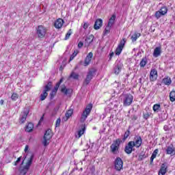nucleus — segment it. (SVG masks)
<instances>
[{
	"label": "nucleus",
	"instance_id": "nucleus-16",
	"mask_svg": "<svg viewBox=\"0 0 175 175\" xmlns=\"http://www.w3.org/2000/svg\"><path fill=\"white\" fill-rule=\"evenodd\" d=\"M102 25H103V21L101 18H98L94 23V28L98 31V29H100Z\"/></svg>",
	"mask_w": 175,
	"mask_h": 175
},
{
	"label": "nucleus",
	"instance_id": "nucleus-60",
	"mask_svg": "<svg viewBox=\"0 0 175 175\" xmlns=\"http://www.w3.org/2000/svg\"><path fill=\"white\" fill-rule=\"evenodd\" d=\"M40 120H43V116L40 118Z\"/></svg>",
	"mask_w": 175,
	"mask_h": 175
},
{
	"label": "nucleus",
	"instance_id": "nucleus-53",
	"mask_svg": "<svg viewBox=\"0 0 175 175\" xmlns=\"http://www.w3.org/2000/svg\"><path fill=\"white\" fill-rule=\"evenodd\" d=\"M75 57H76L75 55H74L73 54L71 55L70 57V61H73V59H75Z\"/></svg>",
	"mask_w": 175,
	"mask_h": 175
},
{
	"label": "nucleus",
	"instance_id": "nucleus-15",
	"mask_svg": "<svg viewBox=\"0 0 175 175\" xmlns=\"http://www.w3.org/2000/svg\"><path fill=\"white\" fill-rule=\"evenodd\" d=\"M92 57H94V53L92 52L89 53L84 61V66H88L90 64H91V60L92 59Z\"/></svg>",
	"mask_w": 175,
	"mask_h": 175
},
{
	"label": "nucleus",
	"instance_id": "nucleus-61",
	"mask_svg": "<svg viewBox=\"0 0 175 175\" xmlns=\"http://www.w3.org/2000/svg\"><path fill=\"white\" fill-rule=\"evenodd\" d=\"M25 158H27V156L25 157V159H25Z\"/></svg>",
	"mask_w": 175,
	"mask_h": 175
},
{
	"label": "nucleus",
	"instance_id": "nucleus-48",
	"mask_svg": "<svg viewBox=\"0 0 175 175\" xmlns=\"http://www.w3.org/2000/svg\"><path fill=\"white\" fill-rule=\"evenodd\" d=\"M83 46H84V43H83V42L80 41L78 43V49H81V47H83Z\"/></svg>",
	"mask_w": 175,
	"mask_h": 175
},
{
	"label": "nucleus",
	"instance_id": "nucleus-30",
	"mask_svg": "<svg viewBox=\"0 0 175 175\" xmlns=\"http://www.w3.org/2000/svg\"><path fill=\"white\" fill-rule=\"evenodd\" d=\"M51 90V82H49L45 86L43 90L44 92H49Z\"/></svg>",
	"mask_w": 175,
	"mask_h": 175
},
{
	"label": "nucleus",
	"instance_id": "nucleus-3",
	"mask_svg": "<svg viewBox=\"0 0 175 175\" xmlns=\"http://www.w3.org/2000/svg\"><path fill=\"white\" fill-rule=\"evenodd\" d=\"M96 75V69L95 68H92L89 70L88 72V74L86 75V78L83 81V85H88L90 83H91V80L94 79V77Z\"/></svg>",
	"mask_w": 175,
	"mask_h": 175
},
{
	"label": "nucleus",
	"instance_id": "nucleus-36",
	"mask_svg": "<svg viewBox=\"0 0 175 175\" xmlns=\"http://www.w3.org/2000/svg\"><path fill=\"white\" fill-rule=\"evenodd\" d=\"M147 158V155L144 153H140L138 156V161H143V159H146Z\"/></svg>",
	"mask_w": 175,
	"mask_h": 175
},
{
	"label": "nucleus",
	"instance_id": "nucleus-44",
	"mask_svg": "<svg viewBox=\"0 0 175 175\" xmlns=\"http://www.w3.org/2000/svg\"><path fill=\"white\" fill-rule=\"evenodd\" d=\"M61 125V118H58L57 120H56V123H55V126L56 128L59 126Z\"/></svg>",
	"mask_w": 175,
	"mask_h": 175
},
{
	"label": "nucleus",
	"instance_id": "nucleus-11",
	"mask_svg": "<svg viewBox=\"0 0 175 175\" xmlns=\"http://www.w3.org/2000/svg\"><path fill=\"white\" fill-rule=\"evenodd\" d=\"M124 64L121 63V62H118L115 64V66L113 68V72L115 75H120L121 70H122V67Z\"/></svg>",
	"mask_w": 175,
	"mask_h": 175
},
{
	"label": "nucleus",
	"instance_id": "nucleus-25",
	"mask_svg": "<svg viewBox=\"0 0 175 175\" xmlns=\"http://www.w3.org/2000/svg\"><path fill=\"white\" fill-rule=\"evenodd\" d=\"M114 21H116V15H112L109 20L107 25L109 27H113V25H114Z\"/></svg>",
	"mask_w": 175,
	"mask_h": 175
},
{
	"label": "nucleus",
	"instance_id": "nucleus-23",
	"mask_svg": "<svg viewBox=\"0 0 175 175\" xmlns=\"http://www.w3.org/2000/svg\"><path fill=\"white\" fill-rule=\"evenodd\" d=\"M85 132V124H83L81 129H80L78 131V139H80L83 135H84V133Z\"/></svg>",
	"mask_w": 175,
	"mask_h": 175
},
{
	"label": "nucleus",
	"instance_id": "nucleus-49",
	"mask_svg": "<svg viewBox=\"0 0 175 175\" xmlns=\"http://www.w3.org/2000/svg\"><path fill=\"white\" fill-rule=\"evenodd\" d=\"M113 56H114V53L113 52L109 53V61H111V58H113Z\"/></svg>",
	"mask_w": 175,
	"mask_h": 175
},
{
	"label": "nucleus",
	"instance_id": "nucleus-46",
	"mask_svg": "<svg viewBox=\"0 0 175 175\" xmlns=\"http://www.w3.org/2000/svg\"><path fill=\"white\" fill-rule=\"evenodd\" d=\"M21 162V157H18L17 160L14 162V166H17L18 163H20Z\"/></svg>",
	"mask_w": 175,
	"mask_h": 175
},
{
	"label": "nucleus",
	"instance_id": "nucleus-40",
	"mask_svg": "<svg viewBox=\"0 0 175 175\" xmlns=\"http://www.w3.org/2000/svg\"><path fill=\"white\" fill-rule=\"evenodd\" d=\"M122 51V48H120V46H118L116 48V51H115L116 55H120V54H121Z\"/></svg>",
	"mask_w": 175,
	"mask_h": 175
},
{
	"label": "nucleus",
	"instance_id": "nucleus-1",
	"mask_svg": "<svg viewBox=\"0 0 175 175\" xmlns=\"http://www.w3.org/2000/svg\"><path fill=\"white\" fill-rule=\"evenodd\" d=\"M142 143H143V139L140 136H136L134 138V141H130L129 143L125 146L124 148V152L128 155H130L133 151H135L134 147L136 148H139L142 146Z\"/></svg>",
	"mask_w": 175,
	"mask_h": 175
},
{
	"label": "nucleus",
	"instance_id": "nucleus-29",
	"mask_svg": "<svg viewBox=\"0 0 175 175\" xmlns=\"http://www.w3.org/2000/svg\"><path fill=\"white\" fill-rule=\"evenodd\" d=\"M70 77H71L74 80H79V77H80V75H79V74H77V73H76L75 72H72L70 75Z\"/></svg>",
	"mask_w": 175,
	"mask_h": 175
},
{
	"label": "nucleus",
	"instance_id": "nucleus-50",
	"mask_svg": "<svg viewBox=\"0 0 175 175\" xmlns=\"http://www.w3.org/2000/svg\"><path fill=\"white\" fill-rule=\"evenodd\" d=\"M131 120H133V121H136V120H137V116H136V115H133Z\"/></svg>",
	"mask_w": 175,
	"mask_h": 175
},
{
	"label": "nucleus",
	"instance_id": "nucleus-2",
	"mask_svg": "<svg viewBox=\"0 0 175 175\" xmlns=\"http://www.w3.org/2000/svg\"><path fill=\"white\" fill-rule=\"evenodd\" d=\"M120 139H117L116 141H113V144L110 146V151L114 155L120 154V144H121Z\"/></svg>",
	"mask_w": 175,
	"mask_h": 175
},
{
	"label": "nucleus",
	"instance_id": "nucleus-45",
	"mask_svg": "<svg viewBox=\"0 0 175 175\" xmlns=\"http://www.w3.org/2000/svg\"><path fill=\"white\" fill-rule=\"evenodd\" d=\"M57 113H58V108H54L53 112H52V116L54 117V116L57 115Z\"/></svg>",
	"mask_w": 175,
	"mask_h": 175
},
{
	"label": "nucleus",
	"instance_id": "nucleus-22",
	"mask_svg": "<svg viewBox=\"0 0 175 175\" xmlns=\"http://www.w3.org/2000/svg\"><path fill=\"white\" fill-rule=\"evenodd\" d=\"M162 83L165 84V85H170L172 84V79L169 77H165L163 79Z\"/></svg>",
	"mask_w": 175,
	"mask_h": 175
},
{
	"label": "nucleus",
	"instance_id": "nucleus-10",
	"mask_svg": "<svg viewBox=\"0 0 175 175\" xmlns=\"http://www.w3.org/2000/svg\"><path fill=\"white\" fill-rule=\"evenodd\" d=\"M166 13H167V8L163 7L160 10L155 12L154 17L157 19L161 18V17H162V16H165Z\"/></svg>",
	"mask_w": 175,
	"mask_h": 175
},
{
	"label": "nucleus",
	"instance_id": "nucleus-47",
	"mask_svg": "<svg viewBox=\"0 0 175 175\" xmlns=\"http://www.w3.org/2000/svg\"><path fill=\"white\" fill-rule=\"evenodd\" d=\"M88 27H90V23H88V22H85L83 23V29H87Z\"/></svg>",
	"mask_w": 175,
	"mask_h": 175
},
{
	"label": "nucleus",
	"instance_id": "nucleus-55",
	"mask_svg": "<svg viewBox=\"0 0 175 175\" xmlns=\"http://www.w3.org/2000/svg\"><path fill=\"white\" fill-rule=\"evenodd\" d=\"M28 148H29V146H28V145H26L25 148V152H27V151H28Z\"/></svg>",
	"mask_w": 175,
	"mask_h": 175
},
{
	"label": "nucleus",
	"instance_id": "nucleus-56",
	"mask_svg": "<svg viewBox=\"0 0 175 175\" xmlns=\"http://www.w3.org/2000/svg\"><path fill=\"white\" fill-rule=\"evenodd\" d=\"M53 92H52L51 93H50L51 99H53V98H54V94H53Z\"/></svg>",
	"mask_w": 175,
	"mask_h": 175
},
{
	"label": "nucleus",
	"instance_id": "nucleus-12",
	"mask_svg": "<svg viewBox=\"0 0 175 175\" xmlns=\"http://www.w3.org/2000/svg\"><path fill=\"white\" fill-rule=\"evenodd\" d=\"M169 167V164L167 163H163L161 164V168L159 171V175H165L167 172V168Z\"/></svg>",
	"mask_w": 175,
	"mask_h": 175
},
{
	"label": "nucleus",
	"instance_id": "nucleus-19",
	"mask_svg": "<svg viewBox=\"0 0 175 175\" xmlns=\"http://www.w3.org/2000/svg\"><path fill=\"white\" fill-rule=\"evenodd\" d=\"M64 19L59 18L55 22V28H57V29H61L62 28V25H64Z\"/></svg>",
	"mask_w": 175,
	"mask_h": 175
},
{
	"label": "nucleus",
	"instance_id": "nucleus-42",
	"mask_svg": "<svg viewBox=\"0 0 175 175\" xmlns=\"http://www.w3.org/2000/svg\"><path fill=\"white\" fill-rule=\"evenodd\" d=\"M150 116H151V113L146 112L143 114V117L144 120H148V118H150Z\"/></svg>",
	"mask_w": 175,
	"mask_h": 175
},
{
	"label": "nucleus",
	"instance_id": "nucleus-8",
	"mask_svg": "<svg viewBox=\"0 0 175 175\" xmlns=\"http://www.w3.org/2000/svg\"><path fill=\"white\" fill-rule=\"evenodd\" d=\"M133 102V96L131 94H125L123 100V105L125 107L131 106Z\"/></svg>",
	"mask_w": 175,
	"mask_h": 175
},
{
	"label": "nucleus",
	"instance_id": "nucleus-58",
	"mask_svg": "<svg viewBox=\"0 0 175 175\" xmlns=\"http://www.w3.org/2000/svg\"><path fill=\"white\" fill-rule=\"evenodd\" d=\"M139 81H140V82L142 81V78L139 79Z\"/></svg>",
	"mask_w": 175,
	"mask_h": 175
},
{
	"label": "nucleus",
	"instance_id": "nucleus-5",
	"mask_svg": "<svg viewBox=\"0 0 175 175\" xmlns=\"http://www.w3.org/2000/svg\"><path fill=\"white\" fill-rule=\"evenodd\" d=\"M92 110V104H89L83 111L81 117V122H85V120H87V117L90 116V113Z\"/></svg>",
	"mask_w": 175,
	"mask_h": 175
},
{
	"label": "nucleus",
	"instance_id": "nucleus-51",
	"mask_svg": "<svg viewBox=\"0 0 175 175\" xmlns=\"http://www.w3.org/2000/svg\"><path fill=\"white\" fill-rule=\"evenodd\" d=\"M79 53V50H75L72 55H74L76 57V55H77Z\"/></svg>",
	"mask_w": 175,
	"mask_h": 175
},
{
	"label": "nucleus",
	"instance_id": "nucleus-41",
	"mask_svg": "<svg viewBox=\"0 0 175 175\" xmlns=\"http://www.w3.org/2000/svg\"><path fill=\"white\" fill-rule=\"evenodd\" d=\"M70 35H72V29H69L67 33L66 34L65 40H68L69 38H70Z\"/></svg>",
	"mask_w": 175,
	"mask_h": 175
},
{
	"label": "nucleus",
	"instance_id": "nucleus-20",
	"mask_svg": "<svg viewBox=\"0 0 175 175\" xmlns=\"http://www.w3.org/2000/svg\"><path fill=\"white\" fill-rule=\"evenodd\" d=\"M166 152L168 155H174L175 148L174 146H173V144H171L170 146L167 147Z\"/></svg>",
	"mask_w": 175,
	"mask_h": 175
},
{
	"label": "nucleus",
	"instance_id": "nucleus-52",
	"mask_svg": "<svg viewBox=\"0 0 175 175\" xmlns=\"http://www.w3.org/2000/svg\"><path fill=\"white\" fill-rule=\"evenodd\" d=\"M154 159H155V158H154V157H152L151 156V157H150V165H152V163H154Z\"/></svg>",
	"mask_w": 175,
	"mask_h": 175
},
{
	"label": "nucleus",
	"instance_id": "nucleus-33",
	"mask_svg": "<svg viewBox=\"0 0 175 175\" xmlns=\"http://www.w3.org/2000/svg\"><path fill=\"white\" fill-rule=\"evenodd\" d=\"M170 100L171 102H175V91H172L170 93Z\"/></svg>",
	"mask_w": 175,
	"mask_h": 175
},
{
	"label": "nucleus",
	"instance_id": "nucleus-32",
	"mask_svg": "<svg viewBox=\"0 0 175 175\" xmlns=\"http://www.w3.org/2000/svg\"><path fill=\"white\" fill-rule=\"evenodd\" d=\"M72 114H73V109L68 110L65 114L66 118H67V120H68V118H70V117H72Z\"/></svg>",
	"mask_w": 175,
	"mask_h": 175
},
{
	"label": "nucleus",
	"instance_id": "nucleus-38",
	"mask_svg": "<svg viewBox=\"0 0 175 175\" xmlns=\"http://www.w3.org/2000/svg\"><path fill=\"white\" fill-rule=\"evenodd\" d=\"M159 109H161V105H159V104H155L153 106V110L154 111H156L157 113H158V111H159Z\"/></svg>",
	"mask_w": 175,
	"mask_h": 175
},
{
	"label": "nucleus",
	"instance_id": "nucleus-37",
	"mask_svg": "<svg viewBox=\"0 0 175 175\" xmlns=\"http://www.w3.org/2000/svg\"><path fill=\"white\" fill-rule=\"evenodd\" d=\"M126 41L125 40V38H123L121 41H120V44H118V47H120L121 49H124V46H125V42H126Z\"/></svg>",
	"mask_w": 175,
	"mask_h": 175
},
{
	"label": "nucleus",
	"instance_id": "nucleus-35",
	"mask_svg": "<svg viewBox=\"0 0 175 175\" xmlns=\"http://www.w3.org/2000/svg\"><path fill=\"white\" fill-rule=\"evenodd\" d=\"M49 96V93L46 92H42V94H40V100H44V99H46V98H47V96Z\"/></svg>",
	"mask_w": 175,
	"mask_h": 175
},
{
	"label": "nucleus",
	"instance_id": "nucleus-9",
	"mask_svg": "<svg viewBox=\"0 0 175 175\" xmlns=\"http://www.w3.org/2000/svg\"><path fill=\"white\" fill-rule=\"evenodd\" d=\"M114 166L116 170L118 172H120L121 169H122L124 166V161H122V159L120 157H116L114 161Z\"/></svg>",
	"mask_w": 175,
	"mask_h": 175
},
{
	"label": "nucleus",
	"instance_id": "nucleus-28",
	"mask_svg": "<svg viewBox=\"0 0 175 175\" xmlns=\"http://www.w3.org/2000/svg\"><path fill=\"white\" fill-rule=\"evenodd\" d=\"M146 65H147V57H144L141 60V62L139 63V66H140V68H144V66H146Z\"/></svg>",
	"mask_w": 175,
	"mask_h": 175
},
{
	"label": "nucleus",
	"instance_id": "nucleus-59",
	"mask_svg": "<svg viewBox=\"0 0 175 175\" xmlns=\"http://www.w3.org/2000/svg\"><path fill=\"white\" fill-rule=\"evenodd\" d=\"M23 163H24V160L22 161V163H21V164L23 165Z\"/></svg>",
	"mask_w": 175,
	"mask_h": 175
},
{
	"label": "nucleus",
	"instance_id": "nucleus-43",
	"mask_svg": "<svg viewBox=\"0 0 175 175\" xmlns=\"http://www.w3.org/2000/svg\"><path fill=\"white\" fill-rule=\"evenodd\" d=\"M159 151V150L155 149V150H154V152H152L151 157H153V158H157V155H158Z\"/></svg>",
	"mask_w": 175,
	"mask_h": 175
},
{
	"label": "nucleus",
	"instance_id": "nucleus-57",
	"mask_svg": "<svg viewBox=\"0 0 175 175\" xmlns=\"http://www.w3.org/2000/svg\"><path fill=\"white\" fill-rule=\"evenodd\" d=\"M4 102L5 101L3 100H0V105H3Z\"/></svg>",
	"mask_w": 175,
	"mask_h": 175
},
{
	"label": "nucleus",
	"instance_id": "nucleus-24",
	"mask_svg": "<svg viewBox=\"0 0 175 175\" xmlns=\"http://www.w3.org/2000/svg\"><path fill=\"white\" fill-rule=\"evenodd\" d=\"M64 81V78H61L59 82H57L54 88L55 94H57V91H58V88H59V86L61 85L62 83Z\"/></svg>",
	"mask_w": 175,
	"mask_h": 175
},
{
	"label": "nucleus",
	"instance_id": "nucleus-34",
	"mask_svg": "<svg viewBox=\"0 0 175 175\" xmlns=\"http://www.w3.org/2000/svg\"><path fill=\"white\" fill-rule=\"evenodd\" d=\"M129 135H131V131H129V129H128L124 134V137L122 138L123 142H125V140H126L127 137H129Z\"/></svg>",
	"mask_w": 175,
	"mask_h": 175
},
{
	"label": "nucleus",
	"instance_id": "nucleus-4",
	"mask_svg": "<svg viewBox=\"0 0 175 175\" xmlns=\"http://www.w3.org/2000/svg\"><path fill=\"white\" fill-rule=\"evenodd\" d=\"M53 137V133H51V129H49L45 131V133L44 135V140L42 142L43 146L44 147H47L49 144H50V140H51V138Z\"/></svg>",
	"mask_w": 175,
	"mask_h": 175
},
{
	"label": "nucleus",
	"instance_id": "nucleus-6",
	"mask_svg": "<svg viewBox=\"0 0 175 175\" xmlns=\"http://www.w3.org/2000/svg\"><path fill=\"white\" fill-rule=\"evenodd\" d=\"M47 33V28L43 25H38L36 28V34L38 38H44Z\"/></svg>",
	"mask_w": 175,
	"mask_h": 175
},
{
	"label": "nucleus",
	"instance_id": "nucleus-17",
	"mask_svg": "<svg viewBox=\"0 0 175 175\" xmlns=\"http://www.w3.org/2000/svg\"><path fill=\"white\" fill-rule=\"evenodd\" d=\"M28 114H29V111H28L21 112L20 116V121L21 124H24V122H25V121L27 120V117H28Z\"/></svg>",
	"mask_w": 175,
	"mask_h": 175
},
{
	"label": "nucleus",
	"instance_id": "nucleus-26",
	"mask_svg": "<svg viewBox=\"0 0 175 175\" xmlns=\"http://www.w3.org/2000/svg\"><path fill=\"white\" fill-rule=\"evenodd\" d=\"M32 131H33V124L30 122L26 126L25 131L30 133Z\"/></svg>",
	"mask_w": 175,
	"mask_h": 175
},
{
	"label": "nucleus",
	"instance_id": "nucleus-54",
	"mask_svg": "<svg viewBox=\"0 0 175 175\" xmlns=\"http://www.w3.org/2000/svg\"><path fill=\"white\" fill-rule=\"evenodd\" d=\"M163 129L164 131H169V126L167 125H165Z\"/></svg>",
	"mask_w": 175,
	"mask_h": 175
},
{
	"label": "nucleus",
	"instance_id": "nucleus-39",
	"mask_svg": "<svg viewBox=\"0 0 175 175\" xmlns=\"http://www.w3.org/2000/svg\"><path fill=\"white\" fill-rule=\"evenodd\" d=\"M12 100H17L18 99V94L17 93H13L11 96Z\"/></svg>",
	"mask_w": 175,
	"mask_h": 175
},
{
	"label": "nucleus",
	"instance_id": "nucleus-7",
	"mask_svg": "<svg viewBox=\"0 0 175 175\" xmlns=\"http://www.w3.org/2000/svg\"><path fill=\"white\" fill-rule=\"evenodd\" d=\"M27 157H29L27 162L26 163V165L23 167V169L25 171L23 172L24 174L27 173L28 170H29V167L31 165H32V161H33V157H35L33 154L32 153H28L27 154Z\"/></svg>",
	"mask_w": 175,
	"mask_h": 175
},
{
	"label": "nucleus",
	"instance_id": "nucleus-31",
	"mask_svg": "<svg viewBox=\"0 0 175 175\" xmlns=\"http://www.w3.org/2000/svg\"><path fill=\"white\" fill-rule=\"evenodd\" d=\"M110 29H111V26H109L108 25L105 27V29L103 31V36H106L110 32Z\"/></svg>",
	"mask_w": 175,
	"mask_h": 175
},
{
	"label": "nucleus",
	"instance_id": "nucleus-13",
	"mask_svg": "<svg viewBox=\"0 0 175 175\" xmlns=\"http://www.w3.org/2000/svg\"><path fill=\"white\" fill-rule=\"evenodd\" d=\"M158 78V71L155 68L152 69L150 72L149 79L150 81H155Z\"/></svg>",
	"mask_w": 175,
	"mask_h": 175
},
{
	"label": "nucleus",
	"instance_id": "nucleus-27",
	"mask_svg": "<svg viewBox=\"0 0 175 175\" xmlns=\"http://www.w3.org/2000/svg\"><path fill=\"white\" fill-rule=\"evenodd\" d=\"M142 34L140 33H135L131 37V39L132 42H136L137 40V38H140Z\"/></svg>",
	"mask_w": 175,
	"mask_h": 175
},
{
	"label": "nucleus",
	"instance_id": "nucleus-14",
	"mask_svg": "<svg viewBox=\"0 0 175 175\" xmlns=\"http://www.w3.org/2000/svg\"><path fill=\"white\" fill-rule=\"evenodd\" d=\"M94 39H95V36H94L92 34L86 37L85 40V47H89L91 43L94 42Z\"/></svg>",
	"mask_w": 175,
	"mask_h": 175
},
{
	"label": "nucleus",
	"instance_id": "nucleus-18",
	"mask_svg": "<svg viewBox=\"0 0 175 175\" xmlns=\"http://www.w3.org/2000/svg\"><path fill=\"white\" fill-rule=\"evenodd\" d=\"M61 92L62 94H64L65 95H70L72 92H73V90L70 88H66V86L65 85H63L61 88Z\"/></svg>",
	"mask_w": 175,
	"mask_h": 175
},
{
	"label": "nucleus",
	"instance_id": "nucleus-21",
	"mask_svg": "<svg viewBox=\"0 0 175 175\" xmlns=\"http://www.w3.org/2000/svg\"><path fill=\"white\" fill-rule=\"evenodd\" d=\"M161 46H157L153 52V57H154V58H158V57H159V55H161Z\"/></svg>",
	"mask_w": 175,
	"mask_h": 175
}]
</instances>
